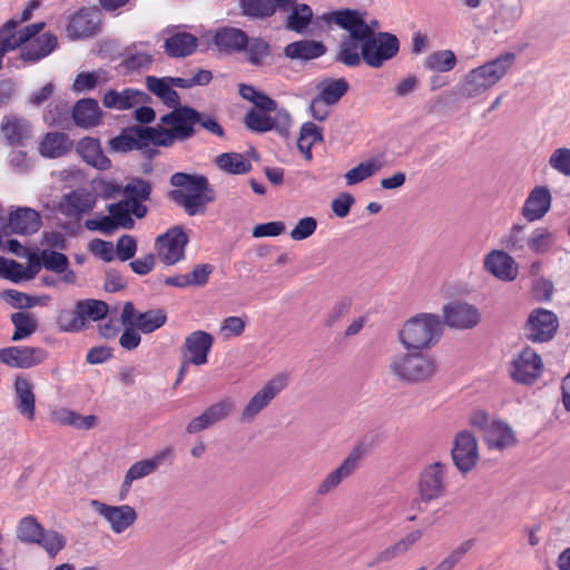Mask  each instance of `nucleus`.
I'll use <instances>...</instances> for the list:
<instances>
[{"label": "nucleus", "mask_w": 570, "mask_h": 570, "mask_svg": "<svg viewBox=\"0 0 570 570\" xmlns=\"http://www.w3.org/2000/svg\"><path fill=\"white\" fill-rule=\"evenodd\" d=\"M483 267L488 273L503 282H512L519 274L514 258L503 249L489 252L484 256Z\"/></svg>", "instance_id": "20"}, {"label": "nucleus", "mask_w": 570, "mask_h": 570, "mask_svg": "<svg viewBox=\"0 0 570 570\" xmlns=\"http://www.w3.org/2000/svg\"><path fill=\"white\" fill-rule=\"evenodd\" d=\"M559 327L557 315L544 308L533 309L524 325L525 336L533 343L551 341Z\"/></svg>", "instance_id": "11"}, {"label": "nucleus", "mask_w": 570, "mask_h": 570, "mask_svg": "<svg viewBox=\"0 0 570 570\" xmlns=\"http://www.w3.org/2000/svg\"><path fill=\"white\" fill-rule=\"evenodd\" d=\"M13 390L16 394V409L22 416L33 421L36 416L33 383L24 375H17L13 382Z\"/></svg>", "instance_id": "29"}, {"label": "nucleus", "mask_w": 570, "mask_h": 570, "mask_svg": "<svg viewBox=\"0 0 570 570\" xmlns=\"http://www.w3.org/2000/svg\"><path fill=\"white\" fill-rule=\"evenodd\" d=\"M108 313V305L99 299L77 301L72 309H62L57 317V324L62 332H80L89 322L104 320Z\"/></svg>", "instance_id": "7"}, {"label": "nucleus", "mask_w": 570, "mask_h": 570, "mask_svg": "<svg viewBox=\"0 0 570 570\" xmlns=\"http://www.w3.org/2000/svg\"><path fill=\"white\" fill-rule=\"evenodd\" d=\"M287 384L288 376L286 374H277L271 379L257 393L254 394L244 407L242 412V421L253 420L287 386Z\"/></svg>", "instance_id": "16"}, {"label": "nucleus", "mask_w": 570, "mask_h": 570, "mask_svg": "<svg viewBox=\"0 0 570 570\" xmlns=\"http://www.w3.org/2000/svg\"><path fill=\"white\" fill-rule=\"evenodd\" d=\"M71 116L75 125L82 129L95 128L102 120V111L94 98L78 100L71 110Z\"/></svg>", "instance_id": "30"}, {"label": "nucleus", "mask_w": 570, "mask_h": 570, "mask_svg": "<svg viewBox=\"0 0 570 570\" xmlns=\"http://www.w3.org/2000/svg\"><path fill=\"white\" fill-rule=\"evenodd\" d=\"M423 537L422 530H413L394 544L387 547L380 554L382 561H390L399 556L406 553L415 543H417Z\"/></svg>", "instance_id": "49"}, {"label": "nucleus", "mask_w": 570, "mask_h": 570, "mask_svg": "<svg viewBox=\"0 0 570 570\" xmlns=\"http://www.w3.org/2000/svg\"><path fill=\"white\" fill-rule=\"evenodd\" d=\"M552 196L548 187L535 186L528 195L521 213L528 222L542 219L551 208Z\"/></svg>", "instance_id": "26"}, {"label": "nucleus", "mask_w": 570, "mask_h": 570, "mask_svg": "<svg viewBox=\"0 0 570 570\" xmlns=\"http://www.w3.org/2000/svg\"><path fill=\"white\" fill-rule=\"evenodd\" d=\"M199 121V111L189 106H176L171 111L160 117L164 126L154 127L156 142L165 148L175 142L187 141L196 134L195 125Z\"/></svg>", "instance_id": "4"}, {"label": "nucleus", "mask_w": 570, "mask_h": 570, "mask_svg": "<svg viewBox=\"0 0 570 570\" xmlns=\"http://www.w3.org/2000/svg\"><path fill=\"white\" fill-rule=\"evenodd\" d=\"M542 372V358L530 346L522 348L511 363V376L518 383L532 384Z\"/></svg>", "instance_id": "14"}, {"label": "nucleus", "mask_w": 570, "mask_h": 570, "mask_svg": "<svg viewBox=\"0 0 570 570\" xmlns=\"http://www.w3.org/2000/svg\"><path fill=\"white\" fill-rule=\"evenodd\" d=\"M171 454V450L169 448L164 449L159 453H157L154 458L140 460L135 462L127 471L120 492V499H125L131 483L135 480L145 478L150 475L153 472L157 470V468L161 464V462Z\"/></svg>", "instance_id": "28"}, {"label": "nucleus", "mask_w": 570, "mask_h": 570, "mask_svg": "<svg viewBox=\"0 0 570 570\" xmlns=\"http://www.w3.org/2000/svg\"><path fill=\"white\" fill-rule=\"evenodd\" d=\"M41 259L46 269L56 273L65 272L69 265L68 257L56 250L43 249L41 252Z\"/></svg>", "instance_id": "60"}, {"label": "nucleus", "mask_w": 570, "mask_h": 570, "mask_svg": "<svg viewBox=\"0 0 570 570\" xmlns=\"http://www.w3.org/2000/svg\"><path fill=\"white\" fill-rule=\"evenodd\" d=\"M515 62V55L504 52L497 58L470 70L461 87L464 97H476L497 85Z\"/></svg>", "instance_id": "5"}, {"label": "nucleus", "mask_w": 570, "mask_h": 570, "mask_svg": "<svg viewBox=\"0 0 570 570\" xmlns=\"http://www.w3.org/2000/svg\"><path fill=\"white\" fill-rule=\"evenodd\" d=\"M557 234L544 226L535 227L530 232L529 252L534 255H544L552 252L557 245Z\"/></svg>", "instance_id": "40"}, {"label": "nucleus", "mask_w": 570, "mask_h": 570, "mask_svg": "<svg viewBox=\"0 0 570 570\" xmlns=\"http://www.w3.org/2000/svg\"><path fill=\"white\" fill-rule=\"evenodd\" d=\"M154 139V127L130 126L109 141V148L116 153H128L146 147V142Z\"/></svg>", "instance_id": "19"}, {"label": "nucleus", "mask_w": 570, "mask_h": 570, "mask_svg": "<svg viewBox=\"0 0 570 570\" xmlns=\"http://www.w3.org/2000/svg\"><path fill=\"white\" fill-rule=\"evenodd\" d=\"M8 226L14 234L31 235L40 229L41 216L32 208L21 207L10 213Z\"/></svg>", "instance_id": "34"}, {"label": "nucleus", "mask_w": 570, "mask_h": 570, "mask_svg": "<svg viewBox=\"0 0 570 570\" xmlns=\"http://www.w3.org/2000/svg\"><path fill=\"white\" fill-rule=\"evenodd\" d=\"M42 525L32 515L22 518L17 528V537L26 543H36L41 539Z\"/></svg>", "instance_id": "53"}, {"label": "nucleus", "mask_w": 570, "mask_h": 570, "mask_svg": "<svg viewBox=\"0 0 570 570\" xmlns=\"http://www.w3.org/2000/svg\"><path fill=\"white\" fill-rule=\"evenodd\" d=\"M213 42L226 53L242 52L247 48L248 36L239 28L223 27L215 32Z\"/></svg>", "instance_id": "31"}, {"label": "nucleus", "mask_w": 570, "mask_h": 570, "mask_svg": "<svg viewBox=\"0 0 570 570\" xmlns=\"http://www.w3.org/2000/svg\"><path fill=\"white\" fill-rule=\"evenodd\" d=\"M36 543L41 546L47 551V553L51 558H53L65 548L66 540L63 535H61L57 531H46L43 529L41 533V539H39V541H37Z\"/></svg>", "instance_id": "57"}, {"label": "nucleus", "mask_w": 570, "mask_h": 570, "mask_svg": "<svg viewBox=\"0 0 570 570\" xmlns=\"http://www.w3.org/2000/svg\"><path fill=\"white\" fill-rule=\"evenodd\" d=\"M169 181L177 187L168 193L169 199L183 207L189 216L204 214L207 205L215 199V191L203 175L179 171L171 175Z\"/></svg>", "instance_id": "2"}, {"label": "nucleus", "mask_w": 570, "mask_h": 570, "mask_svg": "<svg viewBox=\"0 0 570 570\" xmlns=\"http://www.w3.org/2000/svg\"><path fill=\"white\" fill-rule=\"evenodd\" d=\"M484 441L490 449L503 450L515 445L513 430L502 421H493L484 431Z\"/></svg>", "instance_id": "36"}, {"label": "nucleus", "mask_w": 570, "mask_h": 570, "mask_svg": "<svg viewBox=\"0 0 570 570\" xmlns=\"http://www.w3.org/2000/svg\"><path fill=\"white\" fill-rule=\"evenodd\" d=\"M384 163L377 157L367 159L366 161L360 163L356 167L350 169L345 174L347 185L358 184L366 178L373 176L383 167Z\"/></svg>", "instance_id": "50"}, {"label": "nucleus", "mask_w": 570, "mask_h": 570, "mask_svg": "<svg viewBox=\"0 0 570 570\" xmlns=\"http://www.w3.org/2000/svg\"><path fill=\"white\" fill-rule=\"evenodd\" d=\"M216 166L228 174L242 175L252 169L250 163L238 153H224L215 158Z\"/></svg>", "instance_id": "47"}, {"label": "nucleus", "mask_w": 570, "mask_h": 570, "mask_svg": "<svg viewBox=\"0 0 570 570\" xmlns=\"http://www.w3.org/2000/svg\"><path fill=\"white\" fill-rule=\"evenodd\" d=\"M96 206V196L86 189H75L66 194L59 205L62 215L73 219H80Z\"/></svg>", "instance_id": "22"}, {"label": "nucleus", "mask_w": 570, "mask_h": 570, "mask_svg": "<svg viewBox=\"0 0 570 570\" xmlns=\"http://www.w3.org/2000/svg\"><path fill=\"white\" fill-rule=\"evenodd\" d=\"M442 328L438 315L421 313L404 323L399 337L406 350L421 351L439 342Z\"/></svg>", "instance_id": "6"}, {"label": "nucleus", "mask_w": 570, "mask_h": 570, "mask_svg": "<svg viewBox=\"0 0 570 570\" xmlns=\"http://www.w3.org/2000/svg\"><path fill=\"white\" fill-rule=\"evenodd\" d=\"M147 89L156 95L161 101L168 107H176L180 102L179 95L171 88L173 83L167 78H157L155 76H148L146 78Z\"/></svg>", "instance_id": "41"}, {"label": "nucleus", "mask_w": 570, "mask_h": 570, "mask_svg": "<svg viewBox=\"0 0 570 570\" xmlns=\"http://www.w3.org/2000/svg\"><path fill=\"white\" fill-rule=\"evenodd\" d=\"M456 65V58L452 50H439L431 53L424 61L425 68L439 72L451 71Z\"/></svg>", "instance_id": "52"}, {"label": "nucleus", "mask_w": 570, "mask_h": 570, "mask_svg": "<svg viewBox=\"0 0 570 570\" xmlns=\"http://www.w3.org/2000/svg\"><path fill=\"white\" fill-rule=\"evenodd\" d=\"M313 18V11L307 4H295L285 21V28L296 33H302Z\"/></svg>", "instance_id": "51"}, {"label": "nucleus", "mask_w": 570, "mask_h": 570, "mask_svg": "<svg viewBox=\"0 0 570 570\" xmlns=\"http://www.w3.org/2000/svg\"><path fill=\"white\" fill-rule=\"evenodd\" d=\"M446 465L442 462H434L426 465L420 473L417 490L422 502L438 500L445 494Z\"/></svg>", "instance_id": "10"}, {"label": "nucleus", "mask_w": 570, "mask_h": 570, "mask_svg": "<svg viewBox=\"0 0 570 570\" xmlns=\"http://www.w3.org/2000/svg\"><path fill=\"white\" fill-rule=\"evenodd\" d=\"M350 85L344 78L324 79L316 85L318 97L332 106L336 105L348 91Z\"/></svg>", "instance_id": "42"}, {"label": "nucleus", "mask_w": 570, "mask_h": 570, "mask_svg": "<svg viewBox=\"0 0 570 570\" xmlns=\"http://www.w3.org/2000/svg\"><path fill=\"white\" fill-rule=\"evenodd\" d=\"M108 212L111 216L114 224L116 225V229H118L119 227L128 229L134 227L135 222L130 216L128 202H126V199L115 204H110L108 206Z\"/></svg>", "instance_id": "56"}, {"label": "nucleus", "mask_w": 570, "mask_h": 570, "mask_svg": "<svg viewBox=\"0 0 570 570\" xmlns=\"http://www.w3.org/2000/svg\"><path fill=\"white\" fill-rule=\"evenodd\" d=\"M323 130L316 124L306 121L301 126L297 138V148L303 157L311 161L313 159L312 148L318 142H323Z\"/></svg>", "instance_id": "39"}, {"label": "nucleus", "mask_w": 570, "mask_h": 570, "mask_svg": "<svg viewBox=\"0 0 570 570\" xmlns=\"http://www.w3.org/2000/svg\"><path fill=\"white\" fill-rule=\"evenodd\" d=\"M363 39H356L352 35L340 45L336 55V61L342 62L346 67H357L362 59Z\"/></svg>", "instance_id": "45"}, {"label": "nucleus", "mask_w": 570, "mask_h": 570, "mask_svg": "<svg viewBox=\"0 0 570 570\" xmlns=\"http://www.w3.org/2000/svg\"><path fill=\"white\" fill-rule=\"evenodd\" d=\"M247 61L253 66H261L263 61L271 55L269 43L262 38L248 39Z\"/></svg>", "instance_id": "55"}, {"label": "nucleus", "mask_w": 570, "mask_h": 570, "mask_svg": "<svg viewBox=\"0 0 570 570\" xmlns=\"http://www.w3.org/2000/svg\"><path fill=\"white\" fill-rule=\"evenodd\" d=\"M247 129L254 132H266L275 127V120L264 111L250 109L244 118Z\"/></svg>", "instance_id": "54"}, {"label": "nucleus", "mask_w": 570, "mask_h": 570, "mask_svg": "<svg viewBox=\"0 0 570 570\" xmlns=\"http://www.w3.org/2000/svg\"><path fill=\"white\" fill-rule=\"evenodd\" d=\"M351 298L343 297L338 299L327 313V316L324 322L325 326L331 327L334 324H336L341 318L346 316L351 311Z\"/></svg>", "instance_id": "63"}, {"label": "nucleus", "mask_w": 570, "mask_h": 570, "mask_svg": "<svg viewBox=\"0 0 570 570\" xmlns=\"http://www.w3.org/2000/svg\"><path fill=\"white\" fill-rule=\"evenodd\" d=\"M77 151L87 164L99 170H106L111 167V161L104 154L100 141L97 138L85 137L80 139L77 144Z\"/></svg>", "instance_id": "35"}, {"label": "nucleus", "mask_w": 570, "mask_h": 570, "mask_svg": "<svg viewBox=\"0 0 570 570\" xmlns=\"http://www.w3.org/2000/svg\"><path fill=\"white\" fill-rule=\"evenodd\" d=\"M214 337L205 331H194L185 338L180 347L181 357H187L193 365L200 366L208 362Z\"/></svg>", "instance_id": "18"}, {"label": "nucleus", "mask_w": 570, "mask_h": 570, "mask_svg": "<svg viewBox=\"0 0 570 570\" xmlns=\"http://www.w3.org/2000/svg\"><path fill=\"white\" fill-rule=\"evenodd\" d=\"M148 100L146 92L135 88H125L122 91L109 89L104 94L102 105L108 109L128 110Z\"/></svg>", "instance_id": "27"}, {"label": "nucleus", "mask_w": 570, "mask_h": 570, "mask_svg": "<svg viewBox=\"0 0 570 570\" xmlns=\"http://www.w3.org/2000/svg\"><path fill=\"white\" fill-rule=\"evenodd\" d=\"M8 36L13 41L14 50L20 49L19 58L28 63H37L52 53L58 47V39L50 32L40 33L45 22H36L14 31V22L7 21Z\"/></svg>", "instance_id": "3"}, {"label": "nucleus", "mask_w": 570, "mask_h": 570, "mask_svg": "<svg viewBox=\"0 0 570 570\" xmlns=\"http://www.w3.org/2000/svg\"><path fill=\"white\" fill-rule=\"evenodd\" d=\"M364 14L357 10L344 9L324 14L323 18L346 30L354 38L363 39V61L372 68H380L399 52V39L389 32L374 36V29L366 24Z\"/></svg>", "instance_id": "1"}, {"label": "nucleus", "mask_w": 570, "mask_h": 570, "mask_svg": "<svg viewBox=\"0 0 570 570\" xmlns=\"http://www.w3.org/2000/svg\"><path fill=\"white\" fill-rule=\"evenodd\" d=\"M69 107L65 101H51L43 116V120L49 126H62L68 119Z\"/></svg>", "instance_id": "58"}, {"label": "nucleus", "mask_w": 570, "mask_h": 570, "mask_svg": "<svg viewBox=\"0 0 570 570\" xmlns=\"http://www.w3.org/2000/svg\"><path fill=\"white\" fill-rule=\"evenodd\" d=\"M124 193L127 196L126 200H148L151 194V184L141 178H134L125 186Z\"/></svg>", "instance_id": "59"}, {"label": "nucleus", "mask_w": 570, "mask_h": 570, "mask_svg": "<svg viewBox=\"0 0 570 570\" xmlns=\"http://www.w3.org/2000/svg\"><path fill=\"white\" fill-rule=\"evenodd\" d=\"M549 165L559 174L570 177V148H557L549 158Z\"/></svg>", "instance_id": "61"}, {"label": "nucleus", "mask_w": 570, "mask_h": 570, "mask_svg": "<svg viewBox=\"0 0 570 570\" xmlns=\"http://www.w3.org/2000/svg\"><path fill=\"white\" fill-rule=\"evenodd\" d=\"M239 9L245 17L265 19L275 13L276 4L273 0H239Z\"/></svg>", "instance_id": "48"}, {"label": "nucleus", "mask_w": 570, "mask_h": 570, "mask_svg": "<svg viewBox=\"0 0 570 570\" xmlns=\"http://www.w3.org/2000/svg\"><path fill=\"white\" fill-rule=\"evenodd\" d=\"M10 321L14 326L11 336L12 342L23 341L35 334L38 330V321L32 313L16 312L11 314Z\"/></svg>", "instance_id": "43"}, {"label": "nucleus", "mask_w": 570, "mask_h": 570, "mask_svg": "<svg viewBox=\"0 0 570 570\" xmlns=\"http://www.w3.org/2000/svg\"><path fill=\"white\" fill-rule=\"evenodd\" d=\"M165 52L173 58L193 55L198 47V39L189 32H176L165 40Z\"/></svg>", "instance_id": "37"}, {"label": "nucleus", "mask_w": 570, "mask_h": 570, "mask_svg": "<svg viewBox=\"0 0 570 570\" xmlns=\"http://www.w3.org/2000/svg\"><path fill=\"white\" fill-rule=\"evenodd\" d=\"M100 12L96 7H82L69 17L66 31L70 39L89 38L100 29Z\"/></svg>", "instance_id": "17"}, {"label": "nucleus", "mask_w": 570, "mask_h": 570, "mask_svg": "<svg viewBox=\"0 0 570 570\" xmlns=\"http://www.w3.org/2000/svg\"><path fill=\"white\" fill-rule=\"evenodd\" d=\"M390 371L399 380L414 383L430 379L435 372V364L421 352L402 353L392 358Z\"/></svg>", "instance_id": "8"}, {"label": "nucleus", "mask_w": 570, "mask_h": 570, "mask_svg": "<svg viewBox=\"0 0 570 570\" xmlns=\"http://www.w3.org/2000/svg\"><path fill=\"white\" fill-rule=\"evenodd\" d=\"M120 318L124 325L135 326L144 334H149L166 324L167 314L160 308L139 312L131 302H126Z\"/></svg>", "instance_id": "13"}, {"label": "nucleus", "mask_w": 570, "mask_h": 570, "mask_svg": "<svg viewBox=\"0 0 570 570\" xmlns=\"http://www.w3.org/2000/svg\"><path fill=\"white\" fill-rule=\"evenodd\" d=\"M100 73V71L78 73L73 81L72 89L76 92L94 90L101 82Z\"/></svg>", "instance_id": "62"}, {"label": "nucleus", "mask_w": 570, "mask_h": 570, "mask_svg": "<svg viewBox=\"0 0 570 570\" xmlns=\"http://www.w3.org/2000/svg\"><path fill=\"white\" fill-rule=\"evenodd\" d=\"M52 420L59 424L73 426L80 430H90L98 423L96 415H80L68 409H60L52 413Z\"/></svg>", "instance_id": "46"}, {"label": "nucleus", "mask_w": 570, "mask_h": 570, "mask_svg": "<svg viewBox=\"0 0 570 570\" xmlns=\"http://www.w3.org/2000/svg\"><path fill=\"white\" fill-rule=\"evenodd\" d=\"M0 127L6 141L11 146H23L31 137L30 122L17 115L4 116Z\"/></svg>", "instance_id": "32"}, {"label": "nucleus", "mask_w": 570, "mask_h": 570, "mask_svg": "<svg viewBox=\"0 0 570 570\" xmlns=\"http://www.w3.org/2000/svg\"><path fill=\"white\" fill-rule=\"evenodd\" d=\"M47 358V351L39 346L14 345L0 348V362L11 368H31Z\"/></svg>", "instance_id": "12"}, {"label": "nucleus", "mask_w": 570, "mask_h": 570, "mask_svg": "<svg viewBox=\"0 0 570 570\" xmlns=\"http://www.w3.org/2000/svg\"><path fill=\"white\" fill-rule=\"evenodd\" d=\"M326 52V47L321 41L299 40L288 43L284 53L291 59L312 60L322 57Z\"/></svg>", "instance_id": "38"}, {"label": "nucleus", "mask_w": 570, "mask_h": 570, "mask_svg": "<svg viewBox=\"0 0 570 570\" xmlns=\"http://www.w3.org/2000/svg\"><path fill=\"white\" fill-rule=\"evenodd\" d=\"M72 140L66 132L50 131L40 140L38 151L43 158L56 159L71 151Z\"/></svg>", "instance_id": "33"}, {"label": "nucleus", "mask_w": 570, "mask_h": 570, "mask_svg": "<svg viewBox=\"0 0 570 570\" xmlns=\"http://www.w3.org/2000/svg\"><path fill=\"white\" fill-rule=\"evenodd\" d=\"M137 252V242L130 235H122L116 244V255L121 262L131 259Z\"/></svg>", "instance_id": "64"}, {"label": "nucleus", "mask_w": 570, "mask_h": 570, "mask_svg": "<svg viewBox=\"0 0 570 570\" xmlns=\"http://www.w3.org/2000/svg\"><path fill=\"white\" fill-rule=\"evenodd\" d=\"M234 402L229 397H224L208 406L202 414L189 421L186 426L188 434H195L206 430L214 424L225 420L233 411Z\"/></svg>", "instance_id": "21"}, {"label": "nucleus", "mask_w": 570, "mask_h": 570, "mask_svg": "<svg viewBox=\"0 0 570 570\" xmlns=\"http://www.w3.org/2000/svg\"><path fill=\"white\" fill-rule=\"evenodd\" d=\"M363 456V451L361 448H355L347 455V458L342 462L340 466L333 470L318 485L317 494L325 495L336 489L340 483L351 476L354 471L357 469L360 460Z\"/></svg>", "instance_id": "23"}, {"label": "nucleus", "mask_w": 570, "mask_h": 570, "mask_svg": "<svg viewBox=\"0 0 570 570\" xmlns=\"http://www.w3.org/2000/svg\"><path fill=\"white\" fill-rule=\"evenodd\" d=\"M501 245L511 253L529 252L530 233L524 225L514 224L502 237Z\"/></svg>", "instance_id": "44"}, {"label": "nucleus", "mask_w": 570, "mask_h": 570, "mask_svg": "<svg viewBox=\"0 0 570 570\" xmlns=\"http://www.w3.org/2000/svg\"><path fill=\"white\" fill-rule=\"evenodd\" d=\"M94 504L97 507L99 514L110 524L115 533H122L131 527L137 519V513L130 505L112 507L97 501H94Z\"/></svg>", "instance_id": "25"}, {"label": "nucleus", "mask_w": 570, "mask_h": 570, "mask_svg": "<svg viewBox=\"0 0 570 570\" xmlns=\"http://www.w3.org/2000/svg\"><path fill=\"white\" fill-rule=\"evenodd\" d=\"M444 322L455 328H472L480 322L476 307L468 303H453L443 307Z\"/></svg>", "instance_id": "24"}, {"label": "nucleus", "mask_w": 570, "mask_h": 570, "mask_svg": "<svg viewBox=\"0 0 570 570\" xmlns=\"http://www.w3.org/2000/svg\"><path fill=\"white\" fill-rule=\"evenodd\" d=\"M451 455L454 465L462 473H468L473 470L479 460L475 436L465 430L459 432L454 438Z\"/></svg>", "instance_id": "15"}, {"label": "nucleus", "mask_w": 570, "mask_h": 570, "mask_svg": "<svg viewBox=\"0 0 570 570\" xmlns=\"http://www.w3.org/2000/svg\"><path fill=\"white\" fill-rule=\"evenodd\" d=\"M187 244L188 236L180 226L169 228L157 236L155 242L158 256L165 265H174L181 261Z\"/></svg>", "instance_id": "9"}]
</instances>
